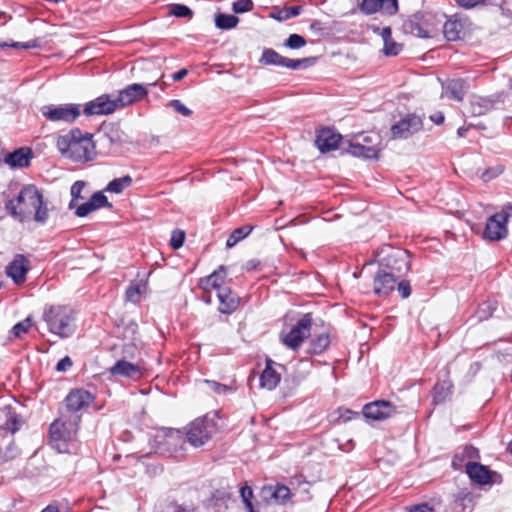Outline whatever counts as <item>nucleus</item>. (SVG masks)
I'll return each instance as SVG.
<instances>
[{
  "mask_svg": "<svg viewBox=\"0 0 512 512\" xmlns=\"http://www.w3.org/2000/svg\"><path fill=\"white\" fill-rule=\"evenodd\" d=\"M463 25L461 21L449 19L444 23L443 34L448 41H455L461 37Z\"/></svg>",
  "mask_w": 512,
  "mask_h": 512,
  "instance_id": "obj_36",
  "label": "nucleus"
},
{
  "mask_svg": "<svg viewBox=\"0 0 512 512\" xmlns=\"http://www.w3.org/2000/svg\"><path fill=\"white\" fill-rule=\"evenodd\" d=\"M42 319L48 331L61 339L71 337L76 331V312L69 305H46Z\"/></svg>",
  "mask_w": 512,
  "mask_h": 512,
  "instance_id": "obj_3",
  "label": "nucleus"
},
{
  "mask_svg": "<svg viewBox=\"0 0 512 512\" xmlns=\"http://www.w3.org/2000/svg\"><path fill=\"white\" fill-rule=\"evenodd\" d=\"M379 269L403 277L410 270V254L407 250L383 245L377 254Z\"/></svg>",
  "mask_w": 512,
  "mask_h": 512,
  "instance_id": "obj_5",
  "label": "nucleus"
},
{
  "mask_svg": "<svg viewBox=\"0 0 512 512\" xmlns=\"http://www.w3.org/2000/svg\"><path fill=\"white\" fill-rule=\"evenodd\" d=\"M313 317L311 313L304 314L289 332L281 333L280 340L287 348L297 351L311 335Z\"/></svg>",
  "mask_w": 512,
  "mask_h": 512,
  "instance_id": "obj_6",
  "label": "nucleus"
},
{
  "mask_svg": "<svg viewBox=\"0 0 512 512\" xmlns=\"http://www.w3.org/2000/svg\"><path fill=\"white\" fill-rule=\"evenodd\" d=\"M86 183L84 181H81V180H78L76 182H74L71 186V189H70V194H71V201L68 205L69 209H73L76 207V204L75 202L78 200V199H82L83 197L81 196V193L85 187Z\"/></svg>",
  "mask_w": 512,
  "mask_h": 512,
  "instance_id": "obj_42",
  "label": "nucleus"
},
{
  "mask_svg": "<svg viewBox=\"0 0 512 512\" xmlns=\"http://www.w3.org/2000/svg\"><path fill=\"white\" fill-rule=\"evenodd\" d=\"M226 278V268L221 265L217 270L212 272L210 275L200 279V286L204 289L212 288L219 292Z\"/></svg>",
  "mask_w": 512,
  "mask_h": 512,
  "instance_id": "obj_33",
  "label": "nucleus"
},
{
  "mask_svg": "<svg viewBox=\"0 0 512 512\" xmlns=\"http://www.w3.org/2000/svg\"><path fill=\"white\" fill-rule=\"evenodd\" d=\"M402 50V46L395 42L393 39H390V41L387 40V42H384V54L387 56H396L400 53Z\"/></svg>",
  "mask_w": 512,
  "mask_h": 512,
  "instance_id": "obj_51",
  "label": "nucleus"
},
{
  "mask_svg": "<svg viewBox=\"0 0 512 512\" xmlns=\"http://www.w3.org/2000/svg\"><path fill=\"white\" fill-rule=\"evenodd\" d=\"M205 382L216 394H228L235 391V387L230 385L222 384L213 380H205Z\"/></svg>",
  "mask_w": 512,
  "mask_h": 512,
  "instance_id": "obj_46",
  "label": "nucleus"
},
{
  "mask_svg": "<svg viewBox=\"0 0 512 512\" xmlns=\"http://www.w3.org/2000/svg\"><path fill=\"white\" fill-rule=\"evenodd\" d=\"M453 384L449 380H444L435 384L433 388V402L440 404L446 401L452 392Z\"/></svg>",
  "mask_w": 512,
  "mask_h": 512,
  "instance_id": "obj_35",
  "label": "nucleus"
},
{
  "mask_svg": "<svg viewBox=\"0 0 512 512\" xmlns=\"http://www.w3.org/2000/svg\"><path fill=\"white\" fill-rule=\"evenodd\" d=\"M262 494L265 498L273 499L277 504H286L291 497L290 489L283 484H277L275 486H265L262 489Z\"/></svg>",
  "mask_w": 512,
  "mask_h": 512,
  "instance_id": "obj_32",
  "label": "nucleus"
},
{
  "mask_svg": "<svg viewBox=\"0 0 512 512\" xmlns=\"http://www.w3.org/2000/svg\"><path fill=\"white\" fill-rule=\"evenodd\" d=\"M465 471L471 481L479 485H492L502 482V476L499 473L491 471L487 466L478 462H467Z\"/></svg>",
  "mask_w": 512,
  "mask_h": 512,
  "instance_id": "obj_10",
  "label": "nucleus"
},
{
  "mask_svg": "<svg viewBox=\"0 0 512 512\" xmlns=\"http://www.w3.org/2000/svg\"><path fill=\"white\" fill-rule=\"evenodd\" d=\"M331 339L328 332H322L315 335L309 342L307 353L310 355H320L330 346Z\"/></svg>",
  "mask_w": 512,
  "mask_h": 512,
  "instance_id": "obj_34",
  "label": "nucleus"
},
{
  "mask_svg": "<svg viewBox=\"0 0 512 512\" xmlns=\"http://www.w3.org/2000/svg\"><path fill=\"white\" fill-rule=\"evenodd\" d=\"M508 216L496 213L487 219L483 237L490 241H499L507 235Z\"/></svg>",
  "mask_w": 512,
  "mask_h": 512,
  "instance_id": "obj_17",
  "label": "nucleus"
},
{
  "mask_svg": "<svg viewBox=\"0 0 512 512\" xmlns=\"http://www.w3.org/2000/svg\"><path fill=\"white\" fill-rule=\"evenodd\" d=\"M239 18L237 16L225 13H219L215 17V25L221 30H230L237 26Z\"/></svg>",
  "mask_w": 512,
  "mask_h": 512,
  "instance_id": "obj_39",
  "label": "nucleus"
},
{
  "mask_svg": "<svg viewBox=\"0 0 512 512\" xmlns=\"http://www.w3.org/2000/svg\"><path fill=\"white\" fill-rule=\"evenodd\" d=\"M456 3L465 9H471L484 2V0H455Z\"/></svg>",
  "mask_w": 512,
  "mask_h": 512,
  "instance_id": "obj_57",
  "label": "nucleus"
},
{
  "mask_svg": "<svg viewBox=\"0 0 512 512\" xmlns=\"http://www.w3.org/2000/svg\"><path fill=\"white\" fill-rule=\"evenodd\" d=\"M506 94L504 92L493 94L487 97L474 96L470 101V113L472 116H482L494 109L499 108V104L505 102Z\"/></svg>",
  "mask_w": 512,
  "mask_h": 512,
  "instance_id": "obj_12",
  "label": "nucleus"
},
{
  "mask_svg": "<svg viewBox=\"0 0 512 512\" xmlns=\"http://www.w3.org/2000/svg\"><path fill=\"white\" fill-rule=\"evenodd\" d=\"M56 146L63 156L78 162L91 160L95 148L92 135L78 128L59 136Z\"/></svg>",
  "mask_w": 512,
  "mask_h": 512,
  "instance_id": "obj_2",
  "label": "nucleus"
},
{
  "mask_svg": "<svg viewBox=\"0 0 512 512\" xmlns=\"http://www.w3.org/2000/svg\"><path fill=\"white\" fill-rule=\"evenodd\" d=\"M274 362L266 361V367L260 375V386L267 390H273L280 383L281 376L273 367Z\"/></svg>",
  "mask_w": 512,
  "mask_h": 512,
  "instance_id": "obj_29",
  "label": "nucleus"
},
{
  "mask_svg": "<svg viewBox=\"0 0 512 512\" xmlns=\"http://www.w3.org/2000/svg\"><path fill=\"white\" fill-rule=\"evenodd\" d=\"M401 277L378 269L373 280V292L379 297L388 296L396 286V283Z\"/></svg>",
  "mask_w": 512,
  "mask_h": 512,
  "instance_id": "obj_20",
  "label": "nucleus"
},
{
  "mask_svg": "<svg viewBox=\"0 0 512 512\" xmlns=\"http://www.w3.org/2000/svg\"><path fill=\"white\" fill-rule=\"evenodd\" d=\"M185 240V233L181 230L173 231L170 239V245L173 249H179L183 246Z\"/></svg>",
  "mask_w": 512,
  "mask_h": 512,
  "instance_id": "obj_52",
  "label": "nucleus"
},
{
  "mask_svg": "<svg viewBox=\"0 0 512 512\" xmlns=\"http://www.w3.org/2000/svg\"><path fill=\"white\" fill-rule=\"evenodd\" d=\"M181 442L179 431L161 429L150 440V445L157 453L166 454L174 451Z\"/></svg>",
  "mask_w": 512,
  "mask_h": 512,
  "instance_id": "obj_9",
  "label": "nucleus"
},
{
  "mask_svg": "<svg viewBox=\"0 0 512 512\" xmlns=\"http://www.w3.org/2000/svg\"><path fill=\"white\" fill-rule=\"evenodd\" d=\"M7 212L20 222L33 219L45 224L49 218L47 204L42 193L32 184L22 186L15 199L6 202Z\"/></svg>",
  "mask_w": 512,
  "mask_h": 512,
  "instance_id": "obj_1",
  "label": "nucleus"
},
{
  "mask_svg": "<svg viewBox=\"0 0 512 512\" xmlns=\"http://www.w3.org/2000/svg\"><path fill=\"white\" fill-rule=\"evenodd\" d=\"M252 230L253 227L250 225H244L234 229L226 241L227 248L234 247L237 243L246 238Z\"/></svg>",
  "mask_w": 512,
  "mask_h": 512,
  "instance_id": "obj_38",
  "label": "nucleus"
},
{
  "mask_svg": "<svg viewBox=\"0 0 512 512\" xmlns=\"http://www.w3.org/2000/svg\"><path fill=\"white\" fill-rule=\"evenodd\" d=\"M94 396L87 390L72 389L64 399L67 410L76 413L88 408L94 402Z\"/></svg>",
  "mask_w": 512,
  "mask_h": 512,
  "instance_id": "obj_19",
  "label": "nucleus"
},
{
  "mask_svg": "<svg viewBox=\"0 0 512 512\" xmlns=\"http://www.w3.org/2000/svg\"><path fill=\"white\" fill-rule=\"evenodd\" d=\"M169 12L177 18L191 19L193 17V11L184 4H170Z\"/></svg>",
  "mask_w": 512,
  "mask_h": 512,
  "instance_id": "obj_41",
  "label": "nucleus"
},
{
  "mask_svg": "<svg viewBox=\"0 0 512 512\" xmlns=\"http://www.w3.org/2000/svg\"><path fill=\"white\" fill-rule=\"evenodd\" d=\"M253 7L254 4L252 0H237L232 4V10L237 14L249 12Z\"/></svg>",
  "mask_w": 512,
  "mask_h": 512,
  "instance_id": "obj_48",
  "label": "nucleus"
},
{
  "mask_svg": "<svg viewBox=\"0 0 512 512\" xmlns=\"http://www.w3.org/2000/svg\"><path fill=\"white\" fill-rule=\"evenodd\" d=\"M302 11L301 6H289L284 7L281 11L278 12V15L275 16L278 20H288L293 17L298 16Z\"/></svg>",
  "mask_w": 512,
  "mask_h": 512,
  "instance_id": "obj_45",
  "label": "nucleus"
},
{
  "mask_svg": "<svg viewBox=\"0 0 512 512\" xmlns=\"http://www.w3.org/2000/svg\"><path fill=\"white\" fill-rule=\"evenodd\" d=\"M430 120L436 125H441L444 122L445 117L442 112H437L430 116Z\"/></svg>",
  "mask_w": 512,
  "mask_h": 512,
  "instance_id": "obj_61",
  "label": "nucleus"
},
{
  "mask_svg": "<svg viewBox=\"0 0 512 512\" xmlns=\"http://www.w3.org/2000/svg\"><path fill=\"white\" fill-rule=\"evenodd\" d=\"M33 158V151L30 147H20L5 154L2 161L13 169L26 168Z\"/></svg>",
  "mask_w": 512,
  "mask_h": 512,
  "instance_id": "obj_25",
  "label": "nucleus"
},
{
  "mask_svg": "<svg viewBox=\"0 0 512 512\" xmlns=\"http://www.w3.org/2000/svg\"><path fill=\"white\" fill-rule=\"evenodd\" d=\"M397 412L396 407L386 400H377L363 406L362 414L365 418L382 421L392 417Z\"/></svg>",
  "mask_w": 512,
  "mask_h": 512,
  "instance_id": "obj_16",
  "label": "nucleus"
},
{
  "mask_svg": "<svg viewBox=\"0 0 512 512\" xmlns=\"http://www.w3.org/2000/svg\"><path fill=\"white\" fill-rule=\"evenodd\" d=\"M43 116L52 122L73 123L81 114L80 105H45L41 108Z\"/></svg>",
  "mask_w": 512,
  "mask_h": 512,
  "instance_id": "obj_7",
  "label": "nucleus"
},
{
  "mask_svg": "<svg viewBox=\"0 0 512 512\" xmlns=\"http://www.w3.org/2000/svg\"><path fill=\"white\" fill-rule=\"evenodd\" d=\"M423 128L422 117L416 114H408L392 125L391 134L394 139H407Z\"/></svg>",
  "mask_w": 512,
  "mask_h": 512,
  "instance_id": "obj_11",
  "label": "nucleus"
},
{
  "mask_svg": "<svg viewBox=\"0 0 512 512\" xmlns=\"http://www.w3.org/2000/svg\"><path fill=\"white\" fill-rule=\"evenodd\" d=\"M77 434V422L56 419L49 427V443L59 453L75 454L80 447Z\"/></svg>",
  "mask_w": 512,
  "mask_h": 512,
  "instance_id": "obj_4",
  "label": "nucleus"
},
{
  "mask_svg": "<svg viewBox=\"0 0 512 512\" xmlns=\"http://www.w3.org/2000/svg\"><path fill=\"white\" fill-rule=\"evenodd\" d=\"M348 153L364 159H377L380 149L377 145H365L361 142H349Z\"/></svg>",
  "mask_w": 512,
  "mask_h": 512,
  "instance_id": "obj_30",
  "label": "nucleus"
},
{
  "mask_svg": "<svg viewBox=\"0 0 512 512\" xmlns=\"http://www.w3.org/2000/svg\"><path fill=\"white\" fill-rule=\"evenodd\" d=\"M40 512H60V510H59V507L57 504L52 503V504L47 505Z\"/></svg>",
  "mask_w": 512,
  "mask_h": 512,
  "instance_id": "obj_64",
  "label": "nucleus"
},
{
  "mask_svg": "<svg viewBox=\"0 0 512 512\" xmlns=\"http://www.w3.org/2000/svg\"><path fill=\"white\" fill-rule=\"evenodd\" d=\"M138 344L135 337L131 338V341L125 342L122 345V356L125 358H134L138 352Z\"/></svg>",
  "mask_w": 512,
  "mask_h": 512,
  "instance_id": "obj_44",
  "label": "nucleus"
},
{
  "mask_svg": "<svg viewBox=\"0 0 512 512\" xmlns=\"http://www.w3.org/2000/svg\"><path fill=\"white\" fill-rule=\"evenodd\" d=\"M117 109L116 100L111 99L108 94H103L87 102L84 106L83 113L88 117L95 115H108L112 114Z\"/></svg>",
  "mask_w": 512,
  "mask_h": 512,
  "instance_id": "obj_18",
  "label": "nucleus"
},
{
  "mask_svg": "<svg viewBox=\"0 0 512 512\" xmlns=\"http://www.w3.org/2000/svg\"><path fill=\"white\" fill-rule=\"evenodd\" d=\"M211 435V424L207 418H197L190 423L186 436L188 442L194 447L204 445Z\"/></svg>",
  "mask_w": 512,
  "mask_h": 512,
  "instance_id": "obj_14",
  "label": "nucleus"
},
{
  "mask_svg": "<svg viewBox=\"0 0 512 512\" xmlns=\"http://www.w3.org/2000/svg\"><path fill=\"white\" fill-rule=\"evenodd\" d=\"M132 178L129 175H125L119 178H115L112 181H110L105 191L120 194L122 193L126 188L130 187L132 185Z\"/></svg>",
  "mask_w": 512,
  "mask_h": 512,
  "instance_id": "obj_37",
  "label": "nucleus"
},
{
  "mask_svg": "<svg viewBox=\"0 0 512 512\" xmlns=\"http://www.w3.org/2000/svg\"><path fill=\"white\" fill-rule=\"evenodd\" d=\"M360 416L359 412H354L352 410L346 409L343 414H341V418H343L344 422L350 421L352 419L358 418Z\"/></svg>",
  "mask_w": 512,
  "mask_h": 512,
  "instance_id": "obj_60",
  "label": "nucleus"
},
{
  "mask_svg": "<svg viewBox=\"0 0 512 512\" xmlns=\"http://www.w3.org/2000/svg\"><path fill=\"white\" fill-rule=\"evenodd\" d=\"M309 61V58L290 59L284 57L271 48L264 49L262 52V56L260 58V62L265 65L284 67L291 70H298L303 66L304 63H307Z\"/></svg>",
  "mask_w": 512,
  "mask_h": 512,
  "instance_id": "obj_15",
  "label": "nucleus"
},
{
  "mask_svg": "<svg viewBox=\"0 0 512 512\" xmlns=\"http://www.w3.org/2000/svg\"><path fill=\"white\" fill-rule=\"evenodd\" d=\"M3 407L2 414L5 417V422L2 425V430H6L14 434L17 432L24 423L21 414L18 412L22 408L20 402L15 400L10 394L2 395Z\"/></svg>",
  "mask_w": 512,
  "mask_h": 512,
  "instance_id": "obj_8",
  "label": "nucleus"
},
{
  "mask_svg": "<svg viewBox=\"0 0 512 512\" xmlns=\"http://www.w3.org/2000/svg\"><path fill=\"white\" fill-rule=\"evenodd\" d=\"M360 10L366 15L382 12L387 15H394L398 11V0H362Z\"/></svg>",
  "mask_w": 512,
  "mask_h": 512,
  "instance_id": "obj_23",
  "label": "nucleus"
},
{
  "mask_svg": "<svg viewBox=\"0 0 512 512\" xmlns=\"http://www.w3.org/2000/svg\"><path fill=\"white\" fill-rule=\"evenodd\" d=\"M342 140V135L332 128H322L317 131L315 144L321 153L336 150Z\"/></svg>",
  "mask_w": 512,
  "mask_h": 512,
  "instance_id": "obj_22",
  "label": "nucleus"
},
{
  "mask_svg": "<svg viewBox=\"0 0 512 512\" xmlns=\"http://www.w3.org/2000/svg\"><path fill=\"white\" fill-rule=\"evenodd\" d=\"M408 512H435L434 508L427 503H421L409 508Z\"/></svg>",
  "mask_w": 512,
  "mask_h": 512,
  "instance_id": "obj_56",
  "label": "nucleus"
},
{
  "mask_svg": "<svg viewBox=\"0 0 512 512\" xmlns=\"http://www.w3.org/2000/svg\"><path fill=\"white\" fill-rule=\"evenodd\" d=\"M168 107L173 108L176 112L180 113L185 117H189L192 115V110L186 107L180 100L173 99L170 100L167 104Z\"/></svg>",
  "mask_w": 512,
  "mask_h": 512,
  "instance_id": "obj_50",
  "label": "nucleus"
},
{
  "mask_svg": "<svg viewBox=\"0 0 512 512\" xmlns=\"http://www.w3.org/2000/svg\"><path fill=\"white\" fill-rule=\"evenodd\" d=\"M469 85L467 81L463 79H452L449 80L443 87L447 97L456 101H462L465 94L467 93Z\"/></svg>",
  "mask_w": 512,
  "mask_h": 512,
  "instance_id": "obj_31",
  "label": "nucleus"
},
{
  "mask_svg": "<svg viewBox=\"0 0 512 512\" xmlns=\"http://www.w3.org/2000/svg\"><path fill=\"white\" fill-rule=\"evenodd\" d=\"M145 288L146 284L142 281L130 283L125 292V299L132 303H138Z\"/></svg>",
  "mask_w": 512,
  "mask_h": 512,
  "instance_id": "obj_40",
  "label": "nucleus"
},
{
  "mask_svg": "<svg viewBox=\"0 0 512 512\" xmlns=\"http://www.w3.org/2000/svg\"><path fill=\"white\" fill-rule=\"evenodd\" d=\"M219 300L218 311L221 314H232L235 312L240 304V297L233 292L229 287H224L217 292Z\"/></svg>",
  "mask_w": 512,
  "mask_h": 512,
  "instance_id": "obj_27",
  "label": "nucleus"
},
{
  "mask_svg": "<svg viewBox=\"0 0 512 512\" xmlns=\"http://www.w3.org/2000/svg\"><path fill=\"white\" fill-rule=\"evenodd\" d=\"M73 365V361L69 356H65L62 359H60L56 365V371L58 372H66L68 371Z\"/></svg>",
  "mask_w": 512,
  "mask_h": 512,
  "instance_id": "obj_55",
  "label": "nucleus"
},
{
  "mask_svg": "<svg viewBox=\"0 0 512 512\" xmlns=\"http://www.w3.org/2000/svg\"><path fill=\"white\" fill-rule=\"evenodd\" d=\"M396 284H397V290L403 299H406L411 295V286H410V282L408 280H404V279L400 280L399 279Z\"/></svg>",
  "mask_w": 512,
  "mask_h": 512,
  "instance_id": "obj_53",
  "label": "nucleus"
},
{
  "mask_svg": "<svg viewBox=\"0 0 512 512\" xmlns=\"http://www.w3.org/2000/svg\"><path fill=\"white\" fill-rule=\"evenodd\" d=\"M156 82L149 83L146 86L138 83L128 85L124 89L118 92V96L115 98L118 109L124 108L137 101L142 100L148 95V87L155 86Z\"/></svg>",
  "mask_w": 512,
  "mask_h": 512,
  "instance_id": "obj_13",
  "label": "nucleus"
},
{
  "mask_svg": "<svg viewBox=\"0 0 512 512\" xmlns=\"http://www.w3.org/2000/svg\"><path fill=\"white\" fill-rule=\"evenodd\" d=\"M19 454V449L14 444L7 446L5 451V457L7 459H14Z\"/></svg>",
  "mask_w": 512,
  "mask_h": 512,
  "instance_id": "obj_59",
  "label": "nucleus"
},
{
  "mask_svg": "<svg viewBox=\"0 0 512 512\" xmlns=\"http://www.w3.org/2000/svg\"><path fill=\"white\" fill-rule=\"evenodd\" d=\"M188 74L187 69H181L172 75L174 81L182 80Z\"/></svg>",
  "mask_w": 512,
  "mask_h": 512,
  "instance_id": "obj_63",
  "label": "nucleus"
},
{
  "mask_svg": "<svg viewBox=\"0 0 512 512\" xmlns=\"http://www.w3.org/2000/svg\"><path fill=\"white\" fill-rule=\"evenodd\" d=\"M381 36L384 42L390 41L392 39V31L390 27H384L381 32Z\"/></svg>",
  "mask_w": 512,
  "mask_h": 512,
  "instance_id": "obj_62",
  "label": "nucleus"
},
{
  "mask_svg": "<svg viewBox=\"0 0 512 512\" xmlns=\"http://www.w3.org/2000/svg\"><path fill=\"white\" fill-rule=\"evenodd\" d=\"M493 311H494V308L492 307V305L488 302H485L479 306L478 311H477V316H478L479 320H484V319H487L488 317H490L492 315Z\"/></svg>",
  "mask_w": 512,
  "mask_h": 512,
  "instance_id": "obj_54",
  "label": "nucleus"
},
{
  "mask_svg": "<svg viewBox=\"0 0 512 512\" xmlns=\"http://www.w3.org/2000/svg\"><path fill=\"white\" fill-rule=\"evenodd\" d=\"M110 375L114 377H122L127 379L137 380L143 375L141 367L126 361L125 359L117 360L113 366L108 369Z\"/></svg>",
  "mask_w": 512,
  "mask_h": 512,
  "instance_id": "obj_24",
  "label": "nucleus"
},
{
  "mask_svg": "<svg viewBox=\"0 0 512 512\" xmlns=\"http://www.w3.org/2000/svg\"><path fill=\"white\" fill-rule=\"evenodd\" d=\"M6 46H10V47L21 46L22 48L29 49V48L38 47V43H37L36 40H31V41H28L26 43H12V44L2 43V48L6 47Z\"/></svg>",
  "mask_w": 512,
  "mask_h": 512,
  "instance_id": "obj_58",
  "label": "nucleus"
},
{
  "mask_svg": "<svg viewBox=\"0 0 512 512\" xmlns=\"http://www.w3.org/2000/svg\"><path fill=\"white\" fill-rule=\"evenodd\" d=\"M102 207L111 208L112 204L109 203L108 198L103 194V192L99 191L95 192L87 202L77 206L75 214L78 217H86L90 213Z\"/></svg>",
  "mask_w": 512,
  "mask_h": 512,
  "instance_id": "obj_26",
  "label": "nucleus"
},
{
  "mask_svg": "<svg viewBox=\"0 0 512 512\" xmlns=\"http://www.w3.org/2000/svg\"><path fill=\"white\" fill-rule=\"evenodd\" d=\"M404 33L420 38H429L430 34L421 16L413 15L402 24Z\"/></svg>",
  "mask_w": 512,
  "mask_h": 512,
  "instance_id": "obj_28",
  "label": "nucleus"
},
{
  "mask_svg": "<svg viewBox=\"0 0 512 512\" xmlns=\"http://www.w3.org/2000/svg\"><path fill=\"white\" fill-rule=\"evenodd\" d=\"M31 326V319L28 317L23 321H20L16 323L12 329L11 333L17 337L20 338L23 334H26Z\"/></svg>",
  "mask_w": 512,
  "mask_h": 512,
  "instance_id": "obj_47",
  "label": "nucleus"
},
{
  "mask_svg": "<svg viewBox=\"0 0 512 512\" xmlns=\"http://www.w3.org/2000/svg\"><path fill=\"white\" fill-rule=\"evenodd\" d=\"M305 44V38L299 34H291L285 41V46H287L290 49H299L305 46Z\"/></svg>",
  "mask_w": 512,
  "mask_h": 512,
  "instance_id": "obj_49",
  "label": "nucleus"
},
{
  "mask_svg": "<svg viewBox=\"0 0 512 512\" xmlns=\"http://www.w3.org/2000/svg\"><path fill=\"white\" fill-rule=\"evenodd\" d=\"M30 270L29 260L22 254L15 255L14 259L6 266L5 272L14 284L22 285L26 281V275Z\"/></svg>",
  "mask_w": 512,
  "mask_h": 512,
  "instance_id": "obj_21",
  "label": "nucleus"
},
{
  "mask_svg": "<svg viewBox=\"0 0 512 512\" xmlns=\"http://www.w3.org/2000/svg\"><path fill=\"white\" fill-rule=\"evenodd\" d=\"M241 498L246 506L248 512H259L252 503L253 491L251 487L244 486L240 490Z\"/></svg>",
  "mask_w": 512,
  "mask_h": 512,
  "instance_id": "obj_43",
  "label": "nucleus"
}]
</instances>
